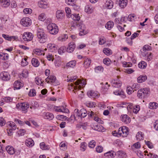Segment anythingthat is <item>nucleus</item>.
Returning a JSON list of instances; mask_svg holds the SVG:
<instances>
[{
    "label": "nucleus",
    "instance_id": "f257e3e1",
    "mask_svg": "<svg viewBox=\"0 0 158 158\" xmlns=\"http://www.w3.org/2000/svg\"><path fill=\"white\" fill-rule=\"evenodd\" d=\"M37 36L40 43H44L47 38V35L44 32L43 29L38 28L37 31Z\"/></svg>",
    "mask_w": 158,
    "mask_h": 158
},
{
    "label": "nucleus",
    "instance_id": "f03ea898",
    "mask_svg": "<svg viewBox=\"0 0 158 158\" xmlns=\"http://www.w3.org/2000/svg\"><path fill=\"white\" fill-rule=\"evenodd\" d=\"M72 27L75 28H78L80 30L79 35H85L87 33L86 28L84 24L78 22H74L73 23Z\"/></svg>",
    "mask_w": 158,
    "mask_h": 158
},
{
    "label": "nucleus",
    "instance_id": "7ed1b4c3",
    "mask_svg": "<svg viewBox=\"0 0 158 158\" xmlns=\"http://www.w3.org/2000/svg\"><path fill=\"white\" fill-rule=\"evenodd\" d=\"M150 93V89L148 88L141 89L137 92V96L140 98H144L148 97Z\"/></svg>",
    "mask_w": 158,
    "mask_h": 158
},
{
    "label": "nucleus",
    "instance_id": "20e7f679",
    "mask_svg": "<svg viewBox=\"0 0 158 158\" xmlns=\"http://www.w3.org/2000/svg\"><path fill=\"white\" fill-rule=\"evenodd\" d=\"M48 32L52 35H56L58 32V28L57 26L53 23H49L47 27Z\"/></svg>",
    "mask_w": 158,
    "mask_h": 158
},
{
    "label": "nucleus",
    "instance_id": "39448f33",
    "mask_svg": "<svg viewBox=\"0 0 158 158\" xmlns=\"http://www.w3.org/2000/svg\"><path fill=\"white\" fill-rule=\"evenodd\" d=\"M9 58V55L7 53H1L0 54V59L5 61L3 66L5 68H7L9 67V64L7 63Z\"/></svg>",
    "mask_w": 158,
    "mask_h": 158
},
{
    "label": "nucleus",
    "instance_id": "423d86ee",
    "mask_svg": "<svg viewBox=\"0 0 158 158\" xmlns=\"http://www.w3.org/2000/svg\"><path fill=\"white\" fill-rule=\"evenodd\" d=\"M128 133V128L126 126L120 127L118 130V134L120 136L126 137Z\"/></svg>",
    "mask_w": 158,
    "mask_h": 158
},
{
    "label": "nucleus",
    "instance_id": "0eeeda50",
    "mask_svg": "<svg viewBox=\"0 0 158 158\" xmlns=\"http://www.w3.org/2000/svg\"><path fill=\"white\" fill-rule=\"evenodd\" d=\"M53 110L56 112H62L65 113H68L69 112L68 109L63 106H56L53 107Z\"/></svg>",
    "mask_w": 158,
    "mask_h": 158
},
{
    "label": "nucleus",
    "instance_id": "6e6552de",
    "mask_svg": "<svg viewBox=\"0 0 158 158\" xmlns=\"http://www.w3.org/2000/svg\"><path fill=\"white\" fill-rule=\"evenodd\" d=\"M21 24L24 27H28L30 26L31 23V19L28 17L23 18L21 20Z\"/></svg>",
    "mask_w": 158,
    "mask_h": 158
},
{
    "label": "nucleus",
    "instance_id": "1a4fd4ad",
    "mask_svg": "<svg viewBox=\"0 0 158 158\" xmlns=\"http://www.w3.org/2000/svg\"><path fill=\"white\" fill-rule=\"evenodd\" d=\"M33 37L32 33L29 32H24L22 36L23 39L25 41H30L32 39Z\"/></svg>",
    "mask_w": 158,
    "mask_h": 158
},
{
    "label": "nucleus",
    "instance_id": "9d476101",
    "mask_svg": "<svg viewBox=\"0 0 158 158\" xmlns=\"http://www.w3.org/2000/svg\"><path fill=\"white\" fill-rule=\"evenodd\" d=\"M119 77L117 76L112 81V86L114 87L119 88L122 85V82L119 79Z\"/></svg>",
    "mask_w": 158,
    "mask_h": 158
},
{
    "label": "nucleus",
    "instance_id": "9b49d317",
    "mask_svg": "<svg viewBox=\"0 0 158 158\" xmlns=\"http://www.w3.org/2000/svg\"><path fill=\"white\" fill-rule=\"evenodd\" d=\"M56 77L53 75H51L50 76H48V77L45 79V81L48 83L50 82L52 83H53V85H58L59 83H56Z\"/></svg>",
    "mask_w": 158,
    "mask_h": 158
},
{
    "label": "nucleus",
    "instance_id": "f8f14e48",
    "mask_svg": "<svg viewBox=\"0 0 158 158\" xmlns=\"http://www.w3.org/2000/svg\"><path fill=\"white\" fill-rule=\"evenodd\" d=\"M1 78L4 81H8L10 79V74L8 72H4L0 74Z\"/></svg>",
    "mask_w": 158,
    "mask_h": 158
},
{
    "label": "nucleus",
    "instance_id": "ddd939ff",
    "mask_svg": "<svg viewBox=\"0 0 158 158\" xmlns=\"http://www.w3.org/2000/svg\"><path fill=\"white\" fill-rule=\"evenodd\" d=\"M88 115L89 117L94 118V120L99 123H101V119L100 118L96 116V114L93 111H89L88 112Z\"/></svg>",
    "mask_w": 158,
    "mask_h": 158
},
{
    "label": "nucleus",
    "instance_id": "4468645a",
    "mask_svg": "<svg viewBox=\"0 0 158 158\" xmlns=\"http://www.w3.org/2000/svg\"><path fill=\"white\" fill-rule=\"evenodd\" d=\"M75 47V44L73 42H71L69 44L68 47L67 49V51L69 53L72 52L74 51Z\"/></svg>",
    "mask_w": 158,
    "mask_h": 158
},
{
    "label": "nucleus",
    "instance_id": "2eb2a0df",
    "mask_svg": "<svg viewBox=\"0 0 158 158\" xmlns=\"http://www.w3.org/2000/svg\"><path fill=\"white\" fill-rule=\"evenodd\" d=\"M23 86V83L19 81H15L14 84V89H19L21 87Z\"/></svg>",
    "mask_w": 158,
    "mask_h": 158
},
{
    "label": "nucleus",
    "instance_id": "dca6fc26",
    "mask_svg": "<svg viewBox=\"0 0 158 158\" xmlns=\"http://www.w3.org/2000/svg\"><path fill=\"white\" fill-rule=\"evenodd\" d=\"M121 120L124 123L127 124L131 121V118L127 114H124L121 116Z\"/></svg>",
    "mask_w": 158,
    "mask_h": 158
},
{
    "label": "nucleus",
    "instance_id": "f3484780",
    "mask_svg": "<svg viewBox=\"0 0 158 158\" xmlns=\"http://www.w3.org/2000/svg\"><path fill=\"white\" fill-rule=\"evenodd\" d=\"M94 7L91 5H87L85 6V10L88 14L91 13L94 10Z\"/></svg>",
    "mask_w": 158,
    "mask_h": 158
},
{
    "label": "nucleus",
    "instance_id": "a211bd4d",
    "mask_svg": "<svg viewBox=\"0 0 158 158\" xmlns=\"http://www.w3.org/2000/svg\"><path fill=\"white\" fill-rule=\"evenodd\" d=\"M44 116L45 118L49 120H52L54 118L53 114L51 113H46L44 114Z\"/></svg>",
    "mask_w": 158,
    "mask_h": 158
},
{
    "label": "nucleus",
    "instance_id": "6ab92c4d",
    "mask_svg": "<svg viewBox=\"0 0 158 158\" xmlns=\"http://www.w3.org/2000/svg\"><path fill=\"white\" fill-rule=\"evenodd\" d=\"M87 94L89 97L94 98H96L98 95L97 92L93 90L88 91Z\"/></svg>",
    "mask_w": 158,
    "mask_h": 158
},
{
    "label": "nucleus",
    "instance_id": "aec40b11",
    "mask_svg": "<svg viewBox=\"0 0 158 158\" xmlns=\"http://www.w3.org/2000/svg\"><path fill=\"white\" fill-rule=\"evenodd\" d=\"M147 77L146 75H141L137 78V82L139 83H141L145 81L147 79Z\"/></svg>",
    "mask_w": 158,
    "mask_h": 158
},
{
    "label": "nucleus",
    "instance_id": "412c9836",
    "mask_svg": "<svg viewBox=\"0 0 158 158\" xmlns=\"http://www.w3.org/2000/svg\"><path fill=\"white\" fill-rule=\"evenodd\" d=\"M84 59L85 61L84 63V65L85 67L86 68H88L90 65L91 63V60L87 58L85 56L84 57Z\"/></svg>",
    "mask_w": 158,
    "mask_h": 158
},
{
    "label": "nucleus",
    "instance_id": "4be33fe9",
    "mask_svg": "<svg viewBox=\"0 0 158 158\" xmlns=\"http://www.w3.org/2000/svg\"><path fill=\"white\" fill-rule=\"evenodd\" d=\"M56 17L58 19H62L63 18L64 14L61 10H59L56 11Z\"/></svg>",
    "mask_w": 158,
    "mask_h": 158
},
{
    "label": "nucleus",
    "instance_id": "5701e85b",
    "mask_svg": "<svg viewBox=\"0 0 158 158\" xmlns=\"http://www.w3.org/2000/svg\"><path fill=\"white\" fill-rule=\"evenodd\" d=\"M68 37V36L67 34H64L59 36L58 38V40L60 41L64 42L66 41Z\"/></svg>",
    "mask_w": 158,
    "mask_h": 158
},
{
    "label": "nucleus",
    "instance_id": "b1692460",
    "mask_svg": "<svg viewBox=\"0 0 158 158\" xmlns=\"http://www.w3.org/2000/svg\"><path fill=\"white\" fill-rule=\"evenodd\" d=\"M127 0H120L119 2V6L121 8H123L127 6Z\"/></svg>",
    "mask_w": 158,
    "mask_h": 158
},
{
    "label": "nucleus",
    "instance_id": "393cba45",
    "mask_svg": "<svg viewBox=\"0 0 158 158\" xmlns=\"http://www.w3.org/2000/svg\"><path fill=\"white\" fill-rule=\"evenodd\" d=\"M0 3L4 7H7L10 5L9 0H0Z\"/></svg>",
    "mask_w": 158,
    "mask_h": 158
},
{
    "label": "nucleus",
    "instance_id": "a878e982",
    "mask_svg": "<svg viewBox=\"0 0 158 158\" xmlns=\"http://www.w3.org/2000/svg\"><path fill=\"white\" fill-rule=\"evenodd\" d=\"M25 144L27 146L31 147L34 145V143L31 139H28L25 141Z\"/></svg>",
    "mask_w": 158,
    "mask_h": 158
},
{
    "label": "nucleus",
    "instance_id": "bb28decb",
    "mask_svg": "<svg viewBox=\"0 0 158 158\" xmlns=\"http://www.w3.org/2000/svg\"><path fill=\"white\" fill-rule=\"evenodd\" d=\"M114 23L111 21H108L105 25L106 28L108 30L111 29L114 26Z\"/></svg>",
    "mask_w": 158,
    "mask_h": 158
},
{
    "label": "nucleus",
    "instance_id": "cd10ccee",
    "mask_svg": "<svg viewBox=\"0 0 158 158\" xmlns=\"http://www.w3.org/2000/svg\"><path fill=\"white\" fill-rule=\"evenodd\" d=\"M116 154L119 157L121 158L127 157V154L125 152L122 150L118 151L117 152Z\"/></svg>",
    "mask_w": 158,
    "mask_h": 158
},
{
    "label": "nucleus",
    "instance_id": "c85d7f7f",
    "mask_svg": "<svg viewBox=\"0 0 158 158\" xmlns=\"http://www.w3.org/2000/svg\"><path fill=\"white\" fill-rule=\"evenodd\" d=\"M31 63L35 67H37L39 65L40 63L38 60L36 58H33L31 60Z\"/></svg>",
    "mask_w": 158,
    "mask_h": 158
},
{
    "label": "nucleus",
    "instance_id": "c756f323",
    "mask_svg": "<svg viewBox=\"0 0 158 158\" xmlns=\"http://www.w3.org/2000/svg\"><path fill=\"white\" fill-rule=\"evenodd\" d=\"M40 148L43 150H48L50 148L49 146L45 144V143L44 142L40 143Z\"/></svg>",
    "mask_w": 158,
    "mask_h": 158
},
{
    "label": "nucleus",
    "instance_id": "7c9ffc66",
    "mask_svg": "<svg viewBox=\"0 0 158 158\" xmlns=\"http://www.w3.org/2000/svg\"><path fill=\"white\" fill-rule=\"evenodd\" d=\"M65 2L68 5L74 6V8L76 6V2L74 0H66Z\"/></svg>",
    "mask_w": 158,
    "mask_h": 158
},
{
    "label": "nucleus",
    "instance_id": "2f4dec72",
    "mask_svg": "<svg viewBox=\"0 0 158 158\" xmlns=\"http://www.w3.org/2000/svg\"><path fill=\"white\" fill-rule=\"evenodd\" d=\"M21 108L22 110L25 111L29 107V104L27 103H21Z\"/></svg>",
    "mask_w": 158,
    "mask_h": 158
},
{
    "label": "nucleus",
    "instance_id": "473e14b6",
    "mask_svg": "<svg viewBox=\"0 0 158 158\" xmlns=\"http://www.w3.org/2000/svg\"><path fill=\"white\" fill-rule=\"evenodd\" d=\"M38 6L40 8H46L47 7V2L43 1H40L38 2Z\"/></svg>",
    "mask_w": 158,
    "mask_h": 158
},
{
    "label": "nucleus",
    "instance_id": "72a5a7b5",
    "mask_svg": "<svg viewBox=\"0 0 158 158\" xmlns=\"http://www.w3.org/2000/svg\"><path fill=\"white\" fill-rule=\"evenodd\" d=\"M144 134L141 131L138 132L136 135V138L137 140H140L143 139L144 138Z\"/></svg>",
    "mask_w": 158,
    "mask_h": 158
},
{
    "label": "nucleus",
    "instance_id": "f704fd0d",
    "mask_svg": "<svg viewBox=\"0 0 158 158\" xmlns=\"http://www.w3.org/2000/svg\"><path fill=\"white\" fill-rule=\"evenodd\" d=\"M76 62L75 60H72L68 63L66 64V66L68 67L73 68L76 65Z\"/></svg>",
    "mask_w": 158,
    "mask_h": 158
},
{
    "label": "nucleus",
    "instance_id": "c9c22d12",
    "mask_svg": "<svg viewBox=\"0 0 158 158\" xmlns=\"http://www.w3.org/2000/svg\"><path fill=\"white\" fill-rule=\"evenodd\" d=\"M158 106V104L156 102H150L149 103V108L151 109H156Z\"/></svg>",
    "mask_w": 158,
    "mask_h": 158
},
{
    "label": "nucleus",
    "instance_id": "e433bc0d",
    "mask_svg": "<svg viewBox=\"0 0 158 158\" xmlns=\"http://www.w3.org/2000/svg\"><path fill=\"white\" fill-rule=\"evenodd\" d=\"M105 6L108 9H111L113 7V3L110 0L107 1L105 3Z\"/></svg>",
    "mask_w": 158,
    "mask_h": 158
},
{
    "label": "nucleus",
    "instance_id": "4c0bfd02",
    "mask_svg": "<svg viewBox=\"0 0 158 158\" xmlns=\"http://www.w3.org/2000/svg\"><path fill=\"white\" fill-rule=\"evenodd\" d=\"M28 76V72L27 70H24L19 75V77L20 78H27Z\"/></svg>",
    "mask_w": 158,
    "mask_h": 158
},
{
    "label": "nucleus",
    "instance_id": "58836bf2",
    "mask_svg": "<svg viewBox=\"0 0 158 158\" xmlns=\"http://www.w3.org/2000/svg\"><path fill=\"white\" fill-rule=\"evenodd\" d=\"M81 112V118H84L88 114L87 111L84 108L81 109L80 110Z\"/></svg>",
    "mask_w": 158,
    "mask_h": 158
},
{
    "label": "nucleus",
    "instance_id": "ea45409f",
    "mask_svg": "<svg viewBox=\"0 0 158 158\" xmlns=\"http://www.w3.org/2000/svg\"><path fill=\"white\" fill-rule=\"evenodd\" d=\"M147 63L144 61H142L138 64L139 67L140 69H143L146 67Z\"/></svg>",
    "mask_w": 158,
    "mask_h": 158
},
{
    "label": "nucleus",
    "instance_id": "a19ab883",
    "mask_svg": "<svg viewBox=\"0 0 158 158\" xmlns=\"http://www.w3.org/2000/svg\"><path fill=\"white\" fill-rule=\"evenodd\" d=\"M70 16L74 21H78L80 19V17L78 14H73Z\"/></svg>",
    "mask_w": 158,
    "mask_h": 158
},
{
    "label": "nucleus",
    "instance_id": "79ce46f5",
    "mask_svg": "<svg viewBox=\"0 0 158 158\" xmlns=\"http://www.w3.org/2000/svg\"><path fill=\"white\" fill-rule=\"evenodd\" d=\"M103 52L104 54L107 56L110 55L112 54L111 50L107 48H104L103 49Z\"/></svg>",
    "mask_w": 158,
    "mask_h": 158
},
{
    "label": "nucleus",
    "instance_id": "37998d69",
    "mask_svg": "<svg viewBox=\"0 0 158 158\" xmlns=\"http://www.w3.org/2000/svg\"><path fill=\"white\" fill-rule=\"evenodd\" d=\"M39 106L38 103L36 102H34L33 103H32L31 106H30V108L31 109H33L34 110L38 108Z\"/></svg>",
    "mask_w": 158,
    "mask_h": 158
},
{
    "label": "nucleus",
    "instance_id": "c03bdc74",
    "mask_svg": "<svg viewBox=\"0 0 158 158\" xmlns=\"http://www.w3.org/2000/svg\"><path fill=\"white\" fill-rule=\"evenodd\" d=\"M104 156L108 158H112L114 156L112 151H109L104 154Z\"/></svg>",
    "mask_w": 158,
    "mask_h": 158
},
{
    "label": "nucleus",
    "instance_id": "a18cd8bd",
    "mask_svg": "<svg viewBox=\"0 0 158 158\" xmlns=\"http://www.w3.org/2000/svg\"><path fill=\"white\" fill-rule=\"evenodd\" d=\"M46 16L44 13H42L39 15L38 17V19L39 20L44 21L46 18Z\"/></svg>",
    "mask_w": 158,
    "mask_h": 158
},
{
    "label": "nucleus",
    "instance_id": "49530a36",
    "mask_svg": "<svg viewBox=\"0 0 158 158\" xmlns=\"http://www.w3.org/2000/svg\"><path fill=\"white\" fill-rule=\"evenodd\" d=\"M111 60L109 58H105L103 59V62L105 65L109 66L111 63Z\"/></svg>",
    "mask_w": 158,
    "mask_h": 158
},
{
    "label": "nucleus",
    "instance_id": "de8ad7c7",
    "mask_svg": "<svg viewBox=\"0 0 158 158\" xmlns=\"http://www.w3.org/2000/svg\"><path fill=\"white\" fill-rule=\"evenodd\" d=\"M81 84L82 86H84L86 84V81L84 80L82 81L79 80L76 81L75 83V84L76 85H78L79 84Z\"/></svg>",
    "mask_w": 158,
    "mask_h": 158
},
{
    "label": "nucleus",
    "instance_id": "09e8293b",
    "mask_svg": "<svg viewBox=\"0 0 158 158\" xmlns=\"http://www.w3.org/2000/svg\"><path fill=\"white\" fill-rule=\"evenodd\" d=\"M145 57L146 60L149 61L152 59L153 57V54L152 53L149 52L147 55V56Z\"/></svg>",
    "mask_w": 158,
    "mask_h": 158
},
{
    "label": "nucleus",
    "instance_id": "8fccbe9b",
    "mask_svg": "<svg viewBox=\"0 0 158 158\" xmlns=\"http://www.w3.org/2000/svg\"><path fill=\"white\" fill-rule=\"evenodd\" d=\"M33 54L37 55H41L42 54V51L39 49H36L33 51Z\"/></svg>",
    "mask_w": 158,
    "mask_h": 158
},
{
    "label": "nucleus",
    "instance_id": "3c124183",
    "mask_svg": "<svg viewBox=\"0 0 158 158\" xmlns=\"http://www.w3.org/2000/svg\"><path fill=\"white\" fill-rule=\"evenodd\" d=\"M47 47L48 48H49L50 50L53 49L55 50L56 48L55 45L53 44H48L47 45Z\"/></svg>",
    "mask_w": 158,
    "mask_h": 158
},
{
    "label": "nucleus",
    "instance_id": "603ef678",
    "mask_svg": "<svg viewBox=\"0 0 158 158\" xmlns=\"http://www.w3.org/2000/svg\"><path fill=\"white\" fill-rule=\"evenodd\" d=\"M87 147V144L85 142L82 143H81V150L82 151H84L85 150Z\"/></svg>",
    "mask_w": 158,
    "mask_h": 158
},
{
    "label": "nucleus",
    "instance_id": "864d4df0",
    "mask_svg": "<svg viewBox=\"0 0 158 158\" xmlns=\"http://www.w3.org/2000/svg\"><path fill=\"white\" fill-rule=\"evenodd\" d=\"M66 48L64 46L61 47L58 50V52L60 54H61L64 52Z\"/></svg>",
    "mask_w": 158,
    "mask_h": 158
},
{
    "label": "nucleus",
    "instance_id": "5fc2aeb1",
    "mask_svg": "<svg viewBox=\"0 0 158 158\" xmlns=\"http://www.w3.org/2000/svg\"><path fill=\"white\" fill-rule=\"evenodd\" d=\"M36 94L35 90L34 89H31L29 92V96L30 97H34L36 95Z\"/></svg>",
    "mask_w": 158,
    "mask_h": 158
},
{
    "label": "nucleus",
    "instance_id": "6e6d98bb",
    "mask_svg": "<svg viewBox=\"0 0 158 158\" xmlns=\"http://www.w3.org/2000/svg\"><path fill=\"white\" fill-rule=\"evenodd\" d=\"M140 110V106L139 105L134 106L133 109V111L135 113H137Z\"/></svg>",
    "mask_w": 158,
    "mask_h": 158
},
{
    "label": "nucleus",
    "instance_id": "4d7b16f0",
    "mask_svg": "<svg viewBox=\"0 0 158 158\" xmlns=\"http://www.w3.org/2000/svg\"><path fill=\"white\" fill-rule=\"evenodd\" d=\"M74 113L76 115V117L81 118V112L79 110L75 109L74 110Z\"/></svg>",
    "mask_w": 158,
    "mask_h": 158
},
{
    "label": "nucleus",
    "instance_id": "13d9d810",
    "mask_svg": "<svg viewBox=\"0 0 158 158\" xmlns=\"http://www.w3.org/2000/svg\"><path fill=\"white\" fill-rule=\"evenodd\" d=\"M96 145V142L94 140H92L89 143V147L91 148H94Z\"/></svg>",
    "mask_w": 158,
    "mask_h": 158
},
{
    "label": "nucleus",
    "instance_id": "bf43d9fd",
    "mask_svg": "<svg viewBox=\"0 0 158 158\" xmlns=\"http://www.w3.org/2000/svg\"><path fill=\"white\" fill-rule=\"evenodd\" d=\"M23 12L25 14H31L32 13V10L31 9L26 8L24 9Z\"/></svg>",
    "mask_w": 158,
    "mask_h": 158
},
{
    "label": "nucleus",
    "instance_id": "052dcab7",
    "mask_svg": "<svg viewBox=\"0 0 158 158\" xmlns=\"http://www.w3.org/2000/svg\"><path fill=\"white\" fill-rule=\"evenodd\" d=\"M27 59L26 58L23 59L21 62V64L22 66H25L27 65L28 63L27 61Z\"/></svg>",
    "mask_w": 158,
    "mask_h": 158
},
{
    "label": "nucleus",
    "instance_id": "680f3d73",
    "mask_svg": "<svg viewBox=\"0 0 158 158\" xmlns=\"http://www.w3.org/2000/svg\"><path fill=\"white\" fill-rule=\"evenodd\" d=\"M65 10L67 14V16L69 17L71 16L70 15L71 14V10L70 8L68 7H66L65 8Z\"/></svg>",
    "mask_w": 158,
    "mask_h": 158
},
{
    "label": "nucleus",
    "instance_id": "e2e57ef3",
    "mask_svg": "<svg viewBox=\"0 0 158 158\" xmlns=\"http://www.w3.org/2000/svg\"><path fill=\"white\" fill-rule=\"evenodd\" d=\"M145 144L148 146V147L150 148H153L152 143L148 141H145Z\"/></svg>",
    "mask_w": 158,
    "mask_h": 158
},
{
    "label": "nucleus",
    "instance_id": "0e129e2a",
    "mask_svg": "<svg viewBox=\"0 0 158 158\" xmlns=\"http://www.w3.org/2000/svg\"><path fill=\"white\" fill-rule=\"evenodd\" d=\"M140 51L141 52V55L144 57L146 56L147 55L148 53L147 51L143 49L141 50Z\"/></svg>",
    "mask_w": 158,
    "mask_h": 158
},
{
    "label": "nucleus",
    "instance_id": "69168bd1",
    "mask_svg": "<svg viewBox=\"0 0 158 158\" xmlns=\"http://www.w3.org/2000/svg\"><path fill=\"white\" fill-rule=\"evenodd\" d=\"M96 149L97 152L101 153L102 152L103 148L102 146H98L96 147Z\"/></svg>",
    "mask_w": 158,
    "mask_h": 158
},
{
    "label": "nucleus",
    "instance_id": "338daca9",
    "mask_svg": "<svg viewBox=\"0 0 158 158\" xmlns=\"http://www.w3.org/2000/svg\"><path fill=\"white\" fill-rule=\"evenodd\" d=\"M142 49H144L147 51L151 50L152 47L150 46L147 45H145L143 48Z\"/></svg>",
    "mask_w": 158,
    "mask_h": 158
},
{
    "label": "nucleus",
    "instance_id": "774afa93",
    "mask_svg": "<svg viewBox=\"0 0 158 158\" xmlns=\"http://www.w3.org/2000/svg\"><path fill=\"white\" fill-rule=\"evenodd\" d=\"M140 147V143L139 142H137L134 143L132 146V148H139Z\"/></svg>",
    "mask_w": 158,
    "mask_h": 158
}]
</instances>
